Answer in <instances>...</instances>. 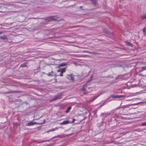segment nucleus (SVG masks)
<instances>
[{
	"label": "nucleus",
	"instance_id": "1",
	"mask_svg": "<svg viewBox=\"0 0 146 146\" xmlns=\"http://www.w3.org/2000/svg\"><path fill=\"white\" fill-rule=\"evenodd\" d=\"M55 16H49L46 17L44 19V20L47 22H50L53 21H55L56 20L55 19Z\"/></svg>",
	"mask_w": 146,
	"mask_h": 146
},
{
	"label": "nucleus",
	"instance_id": "2",
	"mask_svg": "<svg viewBox=\"0 0 146 146\" xmlns=\"http://www.w3.org/2000/svg\"><path fill=\"white\" fill-rule=\"evenodd\" d=\"M66 79L69 80H71L72 81H74V79L73 77L72 74H71L69 75H67V76L66 78Z\"/></svg>",
	"mask_w": 146,
	"mask_h": 146
},
{
	"label": "nucleus",
	"instance_id": "3",
	"mask_svg": "<svg viewBox=\"0 0 146 146\" xmlns=\"http://www.w3.org/2000/svg\"><path fill=\"white\" fill-rule=\"evenodd\" d=\"M37 124H40V123H36V122H33L31 121H30L29 123H28L26 125L28 126H31Z\"/></svg>",
	"mask_w": 146,
	"mask_h": 146
},
{
	"label": "nucleus",
	"instance_id": "4",
	"mask_svg": "<svg viewBox=\"0 0 146 146\" xmlns=\"http://www.w3.org/2000/svg\"><path fill=\"white\" fill-rule=\"evenodd\" d=\"M0 38L5 41H7L8 40L7 38L6 37V35L5 34H4L3 35L1 36H0Z\"/></svg>",
	"mask_w": 146,
	"mask_h": 146
},
{
	"label": "nucleus",
	"instance_id": "5",
	"mask_svg": "<svg viewBox=\"0 0 146 146\" xmlns=\"http://www.w3.org/2000/svg\"><path fill=\"white\" fill-rule=\"evenodd\" d=\"M69 123V121L68 120L64 121L60 123V125H63L68 124Z\"/></svg>",
	"mask_w": 146,
	"mask_h": 146
},
{
	"label": "nucleus",
	"instance_id": "6",
	"mask_svg": "<svg viewBox=\"0 0 146 146\" xmlns=\"http://www.w3.org/2000/svg\"><path fill=\"white\" fill-rule=\"evenodd\" d=\"M60 96H56L55 97L53 98V99L51 100V101H53L55 100H57L58 99H60Z\"/></svg>",
	"mask_w": 146,
	"mask_h": 146
},
{
	"label": "nucleus",
	"instance_id": "7",
	"mask_svg": "<svg viewBox=\"0 0 146 146\" xmlns=\"http://www.w3.org/2000/svg\"><path fill=\"white\" fill-rule=\"evenodd\" d=\"M21 92L18 91H11L10 92H5V94H9V93H19L20 92Z\"/></svg>",
	"mask_w": 146,
	"mask_h": 146
},
{
	"label": "nucleus",
	"instance_id": "8",
	"mask_svg": "<svg viewBox=\"0 0 146 146\" xmlns=\"http://www.w3.org/2000/svg\"><path fill=\"white\" fill-rule=\"evenodd\" d=\"M28 63L27 62H25L24 63L21 64L20 67H27V64Z\"/></svg>",
	"mask_w": 146,
	"mask_h": 146
},
{
	"label": "nucleus",
	"instance_id": "9",
	"mask_svg": "<svg viewBox=\"0 0 146 146\" xmlns=\"http://www.w3.org/2000/svg\"><path fill=\"white\" fill-rule=\"evenodd\" d=\"M58 129V128L57 127H56L52 129L49 130L48 131H47L46 132L48 133L50 131H53L56 130H57Z\"/></svg>",
	"mask_w": 146,
	"mask_h": 146
},
{
	"label": "nucleus",
	"instance_id": "10",
	"mask_svg": "<svg viewBox=\"0 0 146 146\" xmlns=\"http://www.w3.org/2000/svg\"><path fill=\"white\" fill-rule=\"evenodd\" d=\"M130 106V105H129V104L126 105L122 106H120V108H122L123 109H124L125 108H128L129 106Z\"/></svg>",
	"mask_w": 146,
	"mask_h": 146
},
{
	"label": "nucleus",
	"instance_id": "11",
	"mask_svg": "<svg viewBox=\"0 0 146 146\" xmlns=\"http://www.w3.org/2000/svg\"><path fill=\"white\" fill-rule=\"evenodd\" d=\"M101 95V94H100L98 95L97 96H94L92 98V99L91 100H90V101L91 102H93V101L95 100L96 98H97L98 96H99L100 95Z\"/></svg>",
	"mask_w": 146,
	"mask_h": 146
},
{
	"label": "nucleus",
	"instance_id": "12",
	"mask_svg": "<svg viewBox=\"0 0 146 146\" xmlns=\"http://www.w3.org/2000/svg\"><path fill=\"white\" fill-rule=\"evenodd\" d=\"M67 65V64L65 63H61L59 65V67H63L64 66H66Z\"/></svg>",
	"mask_w": 146,
	"mask_h": 146
},
{
	"label": "nucleus",
	"instance_id": "13",
	"mask_svg": "<svg viewBox=\"0 0 146 146\" xmlns=\"http://www.w3.org/2000/svg\"><path fill=\"white\" fill-rule=\"evenodd\" d=\"M71 106H69V107L66 109V111H65V112L66 113H68L69 112L70 110H71Z\"/></svg>",
	"mask_w": 146,
	"mask_h": 146
},
{
	"label": "nucleus",
	"instance_id": "14",
	"mask_svg": "<svg viewBox=\"0 0 146 146\" xmlns=\"http://www.w3.org/2000/svg\"><path fill=\"white\" fill-rule=\"evenodd\" d=\"M141 18L142 19H146V12L143 15H142L141 16Z\"/></svg>",
	"mask_w": 146,
	"mask_h": 146
},
{
	"label": "nucleus",
	"instance_id": "15",
	"mask_svg": "<svg viewBox=\"0 0 146 146\" xmlns=\"http://www.w3.org/2000/svg\"><path fill=\"white\" fill-rule=\"evenodd\" d=\"M126 44L127 45L129 46H130L131 47L133 46V44L130 42H126Z\"/></svg>",
	"mask_w": 146,
	"mask_h": 146
},
{
	"label": "nucleus",
	"instance_id": "16",
	"mask_svg": "<svg viewBox=\"0 0 146 146\" xmlns=\"http://www.w3.org/2000/svg\"><path fill=\"white\" fill-rule=\"evenodd\" d=\"M66 68L67 67H64L62 69H61V72H62V73L64 72L66 70Z\"/></svg>",
	"mask_w": 146,
	"mask_h": 146
},
{
	"label": "nucleus",
	"instance_id": "17",
	"mask_svg": "<svg viewBox=\"0 0 146 146\" xmlns=\"http://www.w3.org/2000/svg\"><path fill=\"white\" fill-rule=\"evenodd\" d=\"M91 1L93 4L95 5L97 1V0H91Z\"/></svg>",
	"mask_w": 146,
	"mask_h": 146
},
{
	"label": "nucleus",
	"instance_id": "18",
	"mask_svg": "<svg viewBox=\"0 0 146 146\" xmlns=\"http://www.w3.org/2000/svg\"><path fill=\"white\" fill-rule=\"evenodd\" d=\"M81 90H82V92L84 93V94H86L87 93V91L86 89L84 88H83L81 89Z\"/></svg>",
	"mask_w": 146,
	"mask_h": 146
},
{
	"label": "nucleus",
	"instance_id": "19",
	"mask_svg": "<svg viewBox=\"0 0 146 146\" xmlns=\"http://www.w3.org/2000/svg\"><path fill=\"white\" fill-rule=\"evenodd\" d=\"M80 27V26L79 25H76V26H72L70 27V28H76V27Z\"/></svg>",
	"mask_w": 146,
	"mask_h": 146
},
{
	"label": "nucleus",
	"instance_id": "20",
	"mask_svg": "<svg viewBox=\"0 0 146 146\" xmlns=\"http://www.w3.org/2000/svg\"><path fill=\"white\" fill-rule=\"evenodd\" d=\"M93 78V75H92L90 76V78L89 80L87 82H90L92 80V78Z\"/></svg>",
	"mask_w": 146,
	"mask_h": 146
},
{
	"label": "nucleus",
	"instance_id": "21",
	"mask_svg": "<svg viewBox=\"0 0 146 146\" xmlns=\"http://www.w3.org/2000/svg\"><path fill=\"white\" fill-rule=\"evenodd\" d=\"M46 74L48 76H53V74H51L50 72H49L48 74Z\"/></svg>",
	"mask_w": 146,
	"mask_h": 146
},
{
	"label": "nucleus",
	"instance_id": "22",
	"mask_svg": "<svg viewBox=\"0 0 146 146\" xmlns=\"http://www.w3.org/2000/svg\"><path fill=\"white\" fill-rule=\"evenodd\" d=\"M113 98H119V95L113 96Z\"/></svg>",
	"mask_w": 146,
	"mask_h": 146
},
{
	"label": "nucleus",
	"instance_id": "23",
	"mask_svg": "<svg viewBox=\"0 0 146 146\" xmlns=\"http://www.w3.org/2000/svg\"><path fill=\"white\" fill-rule=\"evenodd\" d=\"M143 33H146V27H145L143 29Z\"/></svg>",
	"mask_w": 146,
	"mask_h": 146
},
{
	"label": "nucleus",
	"instance_id": "24",
	"mask_svg": "<svg viewBox=\"0 0 146 146\" xmlns=\"http://www.w3.org/2000/svg\"><path fill=\"white\" fill-rule=\"evenodd\" d=\"M141 125L143 126L146 125V122L142 123Z\"/></svg>",
	"mask_w": 146,
	"mask_h": 146
},
{
	"label": "nucleus",
	"instance_id": "25",
	"mask_svg": "<svg viewBox=\"0 0 146 146\" xmlns=\"http://www.w3.org/2000/svg\"><path fill=\"white\" fill-rule=\"evenodd\" d=\"M91 53H92V54H93L94 55H96V54H98V53L97 52H92Z\"/></svg>",
	"mask_w": 146,
	"mask_h": 146
},
{
	"label": "nucleus",
	"instance_id": "26",
	"mask_svg": "<svg viewBox=\"0 0 146 146\" xmlns=\"http://www.w3.org/2000/svg\"><path fill=\"white\" fill-rule=\"evenodd\" d=\"M142 68L143 70H146V66L142 67Z\"/></svg>",
	"mask_w": 146,
	"mask_h": 146
},
{
	"label": "nucleus",
	"instance_id": "27",
	"mask_svg": "<svg viewBox=\"0 0 146 146\" xmlns=\"http://www.w3.org/2000/svg\"><path fill=\"white\" fill-rule=\"evenodd\" d=\"M138 104V103H136V104H129V105H130V106H134V105H137Z\"/></svg>",
	"mask_w": 146,
	"mask_h": 146
},
{
	"label": "nucleus",
	"instance_id": "28",
	"mask_svg": "<svg viewBox=\"0 0 146 146\" xmlns=\"http://www.w3.org/2000/svg\"><path fill=\"white\" fill-rule=\"evenodd\" d=\"M63 73L62 72H61L59 75L60 76H63Z\"/></svg>",
	"mask_w": 146,
	"mask_h": 146
},
{
	"label": "nucleus",
	"instance_id": "29",
	"mask_svg": "<svg viewBox=\"0 0 146 146\" xmlns=\"http://www.w3.org/2000/svg\"><path fill=\"white\" fill-rule=\"evenodd\" d=\"M88 82H86V84H84L83 86V87H86L87 86V85H86V83H87Z\"/></svg>",
	"mask_w": 146,
	"mask_h": 146
},
{
	"label": "nucleus",
	"instance_id": "30",
	"mask_svg": "<svg viewBox=\"0 0 146 146\" xmlns=\"http://www.w3.org/2000/svg\"><path fill=\"white\" fill-rule=\"evenodd\" d=\"M125 96L123 95H119V98H121V97H123Z\"/></svg>",
	"mask_w": 146,
	"mask_h": 146
},
{
	"label": "nucleus",
	"instance_id": "31",
	"mask_svg": "<svg viewBox=\"0 0 146 146\" xmlns=\"http://www.w3.org/2000/svg\"><path fill=\"white\" fill-rule=\"evenodd\" d=\"M75 119H74L73 118L72 119V123L74 122L75 121Z\"/></svg>",
	"mask_w": 146,
	"mask_h": 146
},
{
	"label": "nucleus",
	"instance_id": "32",
	"mask_svg": "<svg viewBox=\"0 0 146 146\" xmlns=\"http://www.w3.org/2000/svg\"><path fill=\"white\" fill-rule=\"evenodd\" d=\"M57 72H61V69H59V70H57Z\"/></svg>",
	"mask_w": 146,
	"mask_h": 146
},
{
	"label": "nucleus",
	"instance_id": "33",
	"mask_svg": "<svg viewBox=\"0 0 146 146\" xmlns=\"http://www.w3.org/2000/svg\"><path fill=\"white\" fill-rule=\"evenodd\" d=\"M59 137V136H55V137H54L53 138V139H54V138H57V137Z\"/></svg>",
	"mask_w": 146,
	"mask_h": 146
},
{
	"label": "nucleus",
	"instance_id": "34",
	"mask_svg": "<svg viewBox=\"0 0 146 146\" xmlns=\"http://www.w3.org/2000/svg\"><path fill=\"white\" fill-rule=\"evenodd\" d=\"M87 52H88V53H90V54H92V53H92V52L87 51Z\"/></svg>",
	"mask_w": 146,
	"mask_h": 146
},
{
	"label": "nucleus",
	"instance_id": "35",
	"mask_svg": "<svg viewBox=\"0 0 146 146\" xmlns=\"http://www.w3.org/2000/svg\"><path fill=\"white\" fill-rule=\"evenodd\" d=\"M106 102V101H105L103 103V104H102V106L104 105L105 104H106V103H105Z\"/></svg>",
	"mask_w": 146,
	"mask_h": 146
},
{
	"label": "nucleus",
	"instance_id": "36",
	"mask_svg": "<svg viewBox=\"0 0 146 146\" xmlns=\"http://www.w3.org/2000/svg\"><path fill=\"white\" fill-rule=\"evenodd\" d=\"M3 33V32L1 31H0V35Z\"/></svg>",
	"mask_w": 146,
	"mask_h": 146
},
{
	"label": "nucleus",
	"instance_id": "37",
	"mask_svg": "<svg viewBox=\"0 0 146 146\" xmlns=\"http://www.w3.org/2000/svg\"><path fill=\"white\" fill-rule=\"evenodd\" d=\"M79 8H80L81 9V8H82V6H80L79 7Z\"/></svg>",
	"mask_w": 146,
	"mask_h": 146
},
{
	"label": "nucleus",
	"instance_id": "38",
	"mask_svg": "<svg viewBox=\"0 0 146 146\" xmlns=\"http://www.w3.org/2000/svg\"><path fill=\"white\" fill-rule=\"evenodd\" d=\"M139 76H142L143 75H142V74H139Z\"/></svg>",
	"mask_w": 146,
	"mask_h": 146
},
{
	"label": "nucleus",
	"instance_id": "39",
	"mask_svg": "<svg viewBox=\"0 0 146 146\" xmlns=\"http://www.w3.org/2000/svg\"><path fill=\"white\" fill-rule=\"evenodd\" d=\"M51 73H52L53 72V71H52L51 72H50Z\"/></svg>",
	"mask_w": 146,
	"mask_h": 146
},
{
	"label": "nucleus",
	"instance_id": "40",
	"mask_svg": "<svg viewBox=\"0 0 146 146\" xmlns=\"http://www.w3.org/2000/svg\"><path fill=\"white\" fill-rule=\"evenodd\" d=\"M91 88V87H90V88H89V89L90 88Z\"/></svg>",
	"mask_w": 146,
	"mask_h": 146
}]
</instances>
